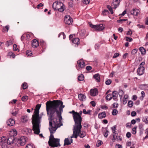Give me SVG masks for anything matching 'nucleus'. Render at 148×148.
<instances>
[{
	"instance_id": "obj_1",
	"label": "nucleus",
	"mask_w": 148,
	"mask_h": 148,
	"mask_svg": "<svg viewBox=\"0 0 148 148\" xmlns=\"http://www.w3.org/2000/svg\"><path fill=\"white\" fill-rule=\"evenodd\" d=\"M46 105L47 113L50 126L49 130L50 135L48 144L51 147H57L60 146V139L55 138L53 134L55 132L58 128L63 125L61 122L62 119L61 114L65 106L63 105V102L58 100L48 101Z\"/></svg>"
},
{
	"instance_id": "obj_2",
	"label": "nucleus",
	"mask_w": 148,
	"mask_h": 148,
	"mask_svg": "<svg viewBox=\"0 0 148 148\" xmlns=\"http://www.w3.org/2000/svg\"><path fill=\"white\" fill-rule=\"evenodd\" d=\"M41 106V105L39 104L36 105L32 118L33 130L34 133L36 134H39L40 132V126L41 117L39 115V110Z\"/></svg>"
},
{
	"instance_id": "obj_3",
	"label": "nucleus",
	"mask_w": 148,
	"mask_h": 148,
	"mask_svg": "<svg viewBox=\"0 0 148 148\" xmlns=\"http://www.w3.org/2000/svg\"><path fill=\"white\" fill-rule=\"evenodd\" d=\"M82 127V125L81 127L77 129L76 127L73 128V133L71 138H76L79 136L80 138H82L84 137L86 135V133L83 131H81V130Z\"/></svg>"
},
{
	"instance_id": "obj_4",
	"label": "nucleus",
	"mask_w": 148,
	"mask_h": 148,
	"mask_svg": "<svg viewBox=\"0 0 148 148\" xmlns=\"http://www.w3.org/2000/svg\"><path fill=\"white\" fill-rule=\"evenodd\" d=\"M73 117L75 122L74 125L73 126V128L76 127L77 129L81 127L82 121L81 116L80 115L79 112H76Z\"/></svg>"
},
{
	"instance_id": "obj_5",
	"label": "nucleus",
	"mask_w": 148,
	"mask_h": 148,
	"mask_svg": "<svg viewBox=\"0 0 148 148\" xmlns=\"http://www.w3.org/2000/svg\"><path fill=\"white\" fill-rule=\"evenodd\" d=\"M52 7L55 10H58L62 12H63L65 9L64 5L60 2H55L53 4Z\"/></svg>"
},
{
	"instance_id": "obj_6",
	"label": "nucleus",
	"mask_w": 148,
	"mask_h": 148,
	"mask_svg": "<svg viewBox=\"0 0 148 148\" xmlns=\"http://www.w3.org/2000/svg\"><path fill=\"white\" fill-rule=\"evenodd\" d=\"M85 66V64L84 61L83 60L80 59L77 61L76 67L78 70L79 71L84 68Z\"/></svg>"
},
{
	"instance_id": "obj_7",
	"label": "nucleus",
	"mask_w": 148,
	"mask_h": 148,
	"mask_svg": "<svg viewBox=\"0 0 148 148\" xmlns=\"http://www.w3.org/2000/svg\"><path fill=\"white\" fill-rule=\"evenodd\" d=\"M90 26L92 28L98 31H100L103 30L105 27L102 24H100L99 25H93L92 24H90Z\"/></svg>"
},
{
	"instance_id": "obj_8",
	"label": "nucleus",
	"mask_w": 148,
	"mask_h": 148,
	"mask_svg": "<svg viewBox=\"0 0 148 148\" xmlns=\"http://www.w3.org/2000/svg\"><path fill=\"white\" fill-rule=\"evenodd\" d=\"M6 138L3 136L0 138V145H1L2 148H7Z\"/></svg>"
},
{
	"instance_id": "obj_9",
	"label": "nucleus",
	"mask_w": 148,
	"mask_h": 148,
	"mask_svg": "<svg viewBox=\"0 0 148 148\" xmlns=\"http://www.w3.org/2000/svg\"><path fill=\"white\" fill-rule=\"evenodd\" d=\"M73 22V19L70 16L67 15L64 17V22L68 25H70L72 24Z\"/></svg>"
},
{
	"instance_id": "obj_10",
	"label": "nucleus",
	"mask_w": 148,
	"mask_h": 148,
	"mask_svg": "<svg viewBox=\"0 0 148 148\" xmlns=\"http://www.w3.org/2000/svg\"><path fill=\"white\" fill-rule=\"evenodd\" d=\"M16 141L22 146L24 145L26 142V139L24 136L21 137L20 138H16Z\"/></svg>"
},
{
	"instance_id": "obj_11",
	"label": "nucleus",
	"mask_w": 148,
	"mask_h": 148,
	"mask_svg": "<svg viewBox=\"0 0 148 148\" xmlns=\"http://www.w3.org/2000/svg\"><path fill=\"white\" fill-rule=\"evenodd\" d=\"M16 140L14 137L13 136H10L8 138L7 141V143L9 145H10L14 143Z\"/></svg>"
},
{
	"instance_id": "obj_12",
	"label": "nucleus",
	"mask_w": 148,
	"mask_h": 148,
	"mask_svg": "<svg viewBox=\"0 0 148 148\" xmlns=\"http://www.w3.org/2000/svg\"><path fill=\"white\" fill-rule=\"evenodd\" d=\"M120 2L119 0H113V2L112 3V6H113V8L115 9L119 5Z\"/></svg>"
},
{
	"instance_id": "obj_13",
	"label": "nucleus",
	"mask_w": 148,
	"mask_h": 148,
	"mask_svg": "<svg viewBox=\"0 0 148 148\" xmlns=\"http://www.w3.org/2000/svg\"><path fill=\"white\" fill-rule=\"evenodd\" d=\"M145 67H138L137 70V73L138 75H142L144 74L145 72Z\"/></svg>"
},
{
	"instance_id": "obj_14",
	"label": "nucleus",
	"mask_w": 148,
	"mask_h": 148,
	"mask_svg": "<svg viewBox=\"0 0 148 148\" xmlns=\"http://www.w3.org/2000/svg\"><path fill=\"white\" fill-rule=\"evenodd\" d=\"M17 134V132L15 129L12 130L10 132L9 135L10 136H13L14 137L16 136Z\"/></svg>"
},
{
	"instance_id": "obj_15",
	"label": "nucleus",
	"mask_w": 148,
	"mask_h": 148,
	"mask_svg": "<svg viewBox=\"0 0 148 148\" xmlns=\"http://www.w3.org/2000/svg\"><path fill=\"white\" fill-rule=\"evenodd\" d=\"M98 93V90L96 88L91 89L90 91V94L92 96H95L97 95Z\"/></svg>"
},
{
	"instance_id": "obj_16",
	"label": "nucleus",
	"mask_w": 148,
	"mask_h": 148,
	"mask_svg": "<svg viewBox=\"0 0 148 148\" xmlns=\"http://www.w3.org/2000/svg\"><path fill=\"white\" fill-rule=\"evenodd\" d=\"M7 123L9 126H12L15 124V121L13 119H10L7 121Z\"/></svg>"
},
{
	"instance_id": "obj_17",
	"label": "nucleus",
	"mask_w": 148,
	"mask_h": 148,
	"mask_svg": "<svg viewBox=\"0 0 148 148\" xmlns=\"http://www.w3.org/2000/svg\"><path fill=\"white\" fill-rule=\"evenodd\" d=\"M32 46L34 48H36L38 46V42L36 39H34L32 40Z\"/></svg>"
},
{
	"instance_id": "obj_18",
	"label": "nucleus",
	"mask_w": 148,
	"mask_h": 148,
	"mask_svg": "<svg viewBox=\"0 0 148 148\" xmlns=\"http://www.w3.org/2000/svg\"><path fill=\"white\" fill-rule=\"evenodd\" d=\"M139 88L141 90H148V84H141L139 86Z\"/></svg>"
},
{
	"instance_id": "obj_19",
	"label": "nucleus",
	"mask_w": 148,
	"mask_h": 148,
	"mask_svg": "<svg viewBox=\"0 0 148 148\" xmlns=\"http://www.w3.org/2000/svg\"><path fill=\"white\" fill-rule=\"evenodd\" d=\"M78 97L80 101H83L85 100L86 97L82 94H79L78 95Z\"/></svg>"
},
{
	"instance_id": "obj_20",
	"label": "nucleus",
	"mask_w": 148,
	"mask_h": 148,
	"mask_svg": "<svg viewBox=\"0 0 148 148\" xmlns=\"http://www.w3.org/2000/svg\"><path fill=\"white\" fill-rule=\"evenodd\" d=\"M131 13L133 15H138L140 13V11L138 10L133 9L131 11Z\"/></svg>"
},
{
	"instance_id": "obj_21",
	"label": "nucleus",
	"mask_w": 148,
	"mask_h": 148,
	"mask_svg": "<svg viewBox=\"0 0 148 148\" xmlns=\"http://www.w3.org/2000/svg\"><path fill=\"white\" fill-rule=\"evenodd\" d=\"M112 97L114 100H116L118 97V94L117 91H114L112 92Z\"/></svg>"
},
{
	"instance_id": "obj_22",
	"label": "nucleus",
	"mask_w": 148,
	"mask_h": 148,
	"mask_svg": "<svg viewBox=\"0 0 148 148\" xmlns=\"http://www.w3.org/2000/svg\"><path fill=\"white\" fill-rule=\"evenodd\" d=\"M106 116V114L104 112H103L98 114V117L100 119L105 118Z\"/></svg>"
},
{
	"instance_id": "obj_23",
	"label": "nucleus",
	"mask_w": 148,
	"mask_h": 148,
	"mask_svg": "<svg viewBox=\"0 0 148 148\" xmlns=\"http://www.w3.org/2000/svg\"><path fill=\"white\" fill-rule=\"evenodd\" d=\"M93 77L95 79L97 82H99L100 80V75L99 74H96L93 76Z\"/></svg>"
},
{
	"instance_id": "obj_24",
	"label": "nucleus",
	"mask_w": 148,
	"mask_h": 148,
	"mask_svg": "<svg viewBox=\"0 0 148 148\" xmlns=\"http://www.w3.org/2000/svg\"><path fill=\"white\" fill-rule=\"evenodd\" d=\"M28 120V118L27 116H23L21 118V121L23 123L26 122Z\"/></svg>"
},
{
	"instance_id": "obj_25",
	"label": "nucleus",
	"mask_w": 148,
	"mask_h": 148,
	"mask_svg": "<svg viewBox=\"0 0 148 148\" xmlns=\"http://www.w3.org/2000/svg\"><path fill=\"white\" fill-rule=\"evenodd\" d=\"M116 125H114L111 127V129L112 130L113 133L112 135H118V134L116 132Z\"/></svg>"
},
{
	"instance_id": "obj_26",
	"label": "nucleus",
	"mask_w": 148,
	"mask_h": 148,
	"mask_svg": "<svg viewBox=\"0 0 148 148\" xmlns=\"http://www.w3.org/2000/svg\"><path fill=\"white\" fill-rule=\"evenodd\" d=\"M79 38H76L73 39L72 42L74 44L78 45L79 43Z\"/></svg>"
},
{
	"instance_id": "obj_27",
	"label": "nucleus",
	"mask_w": 148,
	"mask_h": 148,
	"mask_svg": "<svg viewBox=\"0 0 148 148\" xmlns=\"http://www.w3.org/2000/svg\"><path fill=\"white\" fill-rule=\"evenodd\" d=\"M139 50L141 52V53L142 55H145L146 53V50L143 47H141L139 48Z\"/></svg>"
},
{
	"instance_id": "obj_28",
	"label": "nucleus",
	"mask_w": 148,
	"mask_h": 148,
	"mask_svg": "<svg viewBox=\"0 0 148 148\" xmlns=\"http://www.w3.org/2000/svg\"><path fill=\"white\" fill-rule=\"evenodd\" d=\"M139 129L140 130V134H142L143 133V131L144 130L143 125H142V124H139Z\"/></svg>"
},
{
	"instance_id": "obj_29",
	"label": "nucleus",
	"mask_w": 148,
	"mask_h": 148,
	"mask_svg": "<svg viewBox=\"0 0 148 148\" xmlns=\"http://www.w3.org/2000/svg\"><path fill=\"white\" fill-rule=\"evenodd\" d=\"M64 145H70V142L68 138H66L64 140Z\"/></svg>"
},
{
	"instance_id": "obj_30",
	"label": "nucleus",
	"mask_w": 148,
	"mask_h": 148,
	"mask_svg": "<svg viewBox=\"0 0 148 148\" xmlns=\"http://www.w3.org/2000/svg\"><path fill=\"white\" fill-rule=\"evenodd\" d=\"M13 43V42L12 40H10L9 41H7L5 43V45L7 47L12 45Z\"/></svg>"
},
{
	"instance_id": "obj_31",
	"label": "nucleus",
	"mask_w": 148,
	"mask_h": 148,
	"mask_svg": "<svg viewBox=\"0 0 148 148\" xmlns=\"http://www.w3.org/2000/svg\"><path fill=\"white\" fill-rule=\"evenodd\" d=\"M117 135H112L113 138L112 139V140L113 142H114L115 140H116L117 141H119V139L118 138H117Z\"/></svg>"
},
{
	"instance_id": "obj_32",
	"label": "nucleus",
	"mask_w": 148,
	"mask_h": 148,
	"mask_svg": "<svg viewBox=\"0 0 148 148\" xmlns=\"http://www.w3.org/2000/svg\"><path fill=\"white\" fill-rule=\"evenodd\" d=\"M78 79L79 81H82L84 80V76L83 74H81L78 77Z\"/></svg>"
},
{
	"instance_id": "obj_33",
	"label": "nucleus",
	"mask_w": 148,
	"mask_h": 148,
	"mask_svg": "<svg viewBox=\"0 0 148 148\" xmlns=\"http://www.w3.org/2000/svg\"><path fill=\"white\" fill-rule=\"evenodd\" d=\"M112 95L111 94H109L106 96V98L107 100L110 101L112 98Z\"/></svg>"
},
{
	"instance_id": "obj_34",
	"label": "nucleus",
	"mask_w": 148,
	"mask_h": 148,
	"mask_svg": "<svg viewBox=\"0 0 148 148\" xmlns=\"http://www.w3.org/2000/svg\"><path fill=\"white\" fill-rule=\"evenodd\" d=\"M91 110H88L87 111H86V109H83V112L84 114H90Z\"/></svg>"
},
{
	"instance_id": "obj_35",
	"label": "nucleus",
	"mask_w": 148,
	"mask_h": 148,
	"mask_svg": "<svg viewBox=\"0 0 148 148\" xmlns=\"http://www.w3.org/2000/svg\"><path fill=\"white\" fill-rule=\"evenodd\" d=\"M107 8L109 10L111 14H113V11L112 8L109 5H107Z\"/></svg>"
},
{
	"instance_id": "obj_36",
	"label": "nucleus",
	"mask_w": 148,
	"mask_h": 148,
	"mask_svg": "<svg viewBox=\"0 0 148 148\" xmlns=\"http://www.w3.org/2000/svg\"><path fill=\"white\" fill-rule=\"evenodd\" d=\"M109 13V12L108 10H105L102 12V14L104 15H107Z\"/></svg>"
},
{
	"instance_id": "obj_37",
	"label": "nucleus",
	"mask_w": 148,
	"mask_h": 148,
	"mask_svg": "<svg viewBox=\"0 0 148 148\" xmlns=\"http://www.w3.org/2000/svg\"><path fill=\"white\" fill-rule=\"evenodd\" d=\"M127 104L128 106L130 108L132 107L133 106V102L132 101H129L128 102Z\"/></svg>"
},
{
	"instance_id": "obj_38",
	"label": "nucleus",
	"mask_w": 148,
	"mask_h": 148,
	"mask_svg": "<svg viewBox=\"0 0 148 148\" xmlns=\"http://www.w3.org/2000/svg\"><path fill=\"white\" fill-rule=\"evenodd\" d=\"M102 143L103 142L102 141L98 140L97 142L96 145L97 147H99Z\"/></svg>"
},
{
	"instance_id": "obj_39",
	"label": "nucleus",
	"mask_w": 148,
	"mask_h": 148,
	"mask_svg": "<svg viewBox=\"0 0 148 148\" xmlns=\"http://www.w3.org/2000/svg\"><path fill=\"white\" fill-rule=\"evenodd\" d=\"M141 96L140 97V99L143 100L144 97L145 96V94L144 91H142L141 92Z\"/></svg>"
},
{
	"instance_id": "obj_40",
	"label": "nucleus",
	"mask_w": 148,
	"mask_h": 148,
	"mask_svg": "<svg viewBox=\"0 0 148 148\" xmlns=\"http://www.w3.org/2000/svg\"><path fill=\"white\" fill-rule=\"evenodd\" d=\"M124 94L123 91L122 90H119V94L120 98L122 97L123 95Z\"/></svg>"
},
{
	"instance_id": "obj_41",
	"label": "nucleus",
	"mask_w": 148,
	"mask_h": 148,
	"mask_svg": "<svg viewBox=\"0 0 148 148\" xmlns=\"http://www.w3.org/2000/svg\"><path fill=\"white\" fill-rule=\"evenodd\" d=\"M86 31L84 30H82L80 32V34L81 36H85L86 34Z\"/></svg>"
},
{
	"instance_id": "obj_42",
	"label": "nucleus",
	"mask_w": 148,
	"mask_h": 148,
	"mask_svg": "<svg viewBox=\"0 0 148 148\" xmlns=\"http://www.w3.org/2000/svg\"><path fill=\"white\" fill-rule=\"evenodd\" d=\"M118 113V111L116 109H114L112 112V114L113 115H116Z\"/></svg>"
},
{
	"instance_id": "obj_43",
	"label": "nucleus",
	"mask_w": 148,
	"mask_h": 148,
	"mask_svg": "<svg viewBox=\"0 0 148 148\" xmlns=\"http://www.w3.org/2000/svg\"><path fill=\"white\" fill-rule=\"evenodd\" d=\"M137 127H135L132 129V132L133 134H135L136 133V129Z\"/></svg>"
},
{
	"instance_id": "obj_44",
	"label": "nucleus",
	"mask_w": 148,
	"mask_h": 148,
	"mask_svg": "<svg viewBox=\"0 0 148 148\" xmlns=\"http://www.w3.org/2000/svg\"><path fill=\"white\" fill-rule=\"evenodd\" d=\"M13 50L14 51H19V49L18 48H16L17 45L16 44H14L13 45Z\"/></svg>"
},
{
	"instance_id": "obj_45",
	"label": "nucleus",
	"mask_w": 148,
	"mask_h": 148,
	"mask_svg": "<svg viewBox=\"0 0 148 148\" xmlns=\"http://www.w3.org/2000/svg\"><path fill=\"white\" fill-rule=\"evenodd\" d=\"M112 83V80L110 79H108L106 81L105 83L106 85H110Z\"/></svg>"
},
{
	"instance_id": "obj_46",
	"label": "nucleus",
	"mask_w": 148,
	"mask_h": 148,
	"mask_svg": "<svg viewBox=\"0 0 148 148\" xmlns=\"http://www.w3.org/2000/svg\"><path fill=\"white\" fill-rule=\"evenodd\" d=\"M23 88V89H25L27 88V84L26 83L24 82L22 84V86Z\"/></svg>"
},
{
	"instance_id": "obj_47",
	"label": "nucleus",
	"mask_w": 148,
	"mask_h": 148,
	"mask_svg": "<svg viewBox=\"0 0 148 148\" xmlns=\"http://www.w3.org/2000/svg\"><path fill=\"white\" fill-rule=\"evenodd\" d=\"M142 121L145 122L146 123H148V119L147 117H145L143 118L142 119Z\"/></svg>"
},
{
	"instance_id": "obj_48",
	"label": "nucleus",
	"mask_w": 148,
	"mask_h": 148,
	"mask_svg": "<svg viewBox=\"0 0 148 148\" xmlns=\"http://www.w3.org/2000/svg\"><path fill=\"white\" fill-rule=\"evenodd\" d=\"M28 99V97L27 96H24L22 98V100L23 101H26Z\"/></svg>"
},
{
	"instance_id": "obj_49",
	"label": "nucleus",
	"mask_w": 148,
	"mask_h": 148,
	"mask_svg": "<svg viewBox=\"0 0 148 148\" xmlns=\"http://www.w3.org/2000/svg\"><path fill=\"white\" fill-rule=\"evenodd\" d=\"M8 55L10 57H12L13 58H14L15 57V55L12 52H10L9 53Z\"/></svg>"
},
{
	"instance_id": "obj_50",
	"label": "nucleus",
	"mask_w": 148,
	"mask_h": 148,
	"mask_svg": "<svg viewBox=\"0 0 148 148\" xmlns=\"http://www.w3.org/2000/svg\"><path fill=\"white\" fill-rule=\"evenodd\" d=\"M125 39L127 41L129 42L132 41L133 40L132 38L127 36L125 37Z\"/></svg>"
},
{
	"instance_id": "obj_51",
	"label": "nucleus",
	"mask_w": 148,
	"mask_h": 148,
	"mask_svg": "<svg viewBox=\"0 0 148 148\" xmlns=\"http://www.w3.org/2000/svg\"><path fill=\"white\" fill-rule=\"evenodd\" d=\"M137 51V49H135L133 50L131 52V53L133 55H134L136 53Z\"/></svg>"
},
{
	"instance_id": "obj_52",
	"label": "nucleus",
	"mask_w": 148,
	"mask_h": 148,
	"mask_svg": "<svg viewBox=\"0 0 148 148\" xmlns=\"http://www.w3.org/2000/svg\"><path fill=\"white\" fill-rule=\"evenodd\" d=\"M127 19H121L118 20L117 21L118 23H122V21H127Z\"/></svg>"
},
{
	"instance_id": "obj_53",
	"label": "nucleus",
	"mask_w": 148,
	"mask_h": 148,
	"mask_svg": "<svg viewBox=\"0 0 148 148\" xmlns=\"http://www.w3.org/2000/svg\"><path fill=\"white\" fill-rule=\"evenodd\" d=\"M90 2V0H83V3L86 4H88Z\"/></svg>"
},
{
	"instance_id": "obj_54",
	"label": "nucleus",
	"mask_w": 148,
	"mask_h": 148,
	"mask_svg": "<svg viewBox=\"0 0 148 148\" xmlns=\"http://www.w3.org/2000/svg\"><path fill=\"white\" fill-rule=\"evenodd\" d=\"M109 133V131L107 130L106 132L103 134L104 136L106 138L108 136V133Z\"/></svg>"
},
{
	"instance_id": "obj_55",
	"label": "nucleus",
	"mask_w": 148,
	"mask_h": 148,
	"mask_svg": "<svg viewBox=\"0 0 148 148\" xmlns=\"http://www.w3.org/2000/svg\"><path fill=\"white\" fill-rule=\"evenodd\" d=\"M9 28V27L8 26H6L3 29L4 31H6L8 32V31Z\"/></svg>"
},
{
	"instance_id": "obj_56",
	"label": "nucleus",
	"mask_w": 148,
	"mask_h": 148,
	"mask_svg": "<svg viewBox=\"0 0 148 148\" xmlns=\"http://www.w3.org/2000/svg\"><path fill=\"white\" fill-rule=\"evenodd\" d=\"M119 56V54L116 53L114 54V55L113 57V58H116L118 57Z\"/></svg>"
},
{
	"instance_id": "obj_57",
	"label": "nucleus",
	"mask_w": 148,
	"mask_h": 148,
	"mask_svg": "<svg viewBox=\"0 0 148 148\" xmlns=\"http://www.w3.org/2000/svg\"><path fill=\"white\" fill-rule=\"evenodd\" d=\"M131 134L130 132H127L126 134V137L128 138H130L131 136Z\"/></svg>"
},
{
	"instance_id": "obj_58",
	"label": "nucleus",
	"mask_w": 148,
	"mask_h": 148,
	"mask_svg": "<svg viewBox=\"0 0 148 148\" xmlns=\"http://www.w3.org/2000/svg\"><path fill=\"white\" fill-rule=\"evenodd\" d=\"M126 13V11L124 10L122 14H120L119 16H122L125 15Z\"/></svg>"
},
{
	"instance_id": "obj_59",
	"label": "nucleus",
	"mask_w": 148,
	"mask_h": 148,
	"mask_svg": "<svg viewBox=\"0 0 148 148\" xmlns=\"http://www.w3.org/2000/svg\"><path fill=\"white\" fill-rule=\"evenodd\" d=\"M132 34V31L130 29V30L127 32V35L131 36Z\"/></svg>"
},
{
	"instance_id": "obj_60",
	"label": "nucleus",
	"mask_w": 148,
	"mask_h": 148,
	"mask_svg": "<svg viewBox=\"0 0 148 148\" xmlns=\"http://www.w3.org/2000/svg\"><path fill=\"white\" fill-rule=\"evenodd\" d=\"M113 108H116L118 107V104L114 103L113 104Z\"/></svg>"
},
{
	"instance_id": "obj_61",
	"label": "nucleus",
	"mask_w": 148,
	"mask_h": 148,
	"mask_svg": "<svg viewBox=\"0 0 148 148\" xmlns=\"http://www.w3.org/2000/svg\"><path fill=\"white\" fill-rule=\"evenodd\" d=\"M18 110H17L16 111H15L14 112L12 113V114L13 116H15L16 114H17L18 113Z\"/></svg>"
},
{
	"instance_id": "obj_62",
	"label": "nucleus",
	"mask_w": 148,
	"mask_h": 148,
	"mask_svg": "<svg viewBox=\"0 0 148 148\" xmlns=\"http://www.w3.org/2000/svg\"><path fill=\"white\" fill-rule=\"evenodd\" d=\"M136 112L135 111H132L131 113V116H134L136 115Z\"/></svg>"
},
{
	"instance_id": "obj_63",
	"label": "nucleus",
	"mask_w": 148,
	"mask_h": 148,
	"mask_svg": "<svg viewBox=\"0 0 148 148\" xmlns=\"http://www.w3.org/2000/svg\"><path fill=\"white\" fill-rule=\"evenodd\" d=\"M90 103L93 107H94L95 106L96 103H95V102L94 101H91L90 102Z\"/></svg>"
},
{
	"instance_id": "obj_64",
	"label": "nucleus",
	"mask_w": 148,
	"mask_h": 148,
	"mask_svg": "<svg viewBox=\"0 0 148 148\" xmlns=\"http://www.w3.org/2000/svg\"><path fill=\"white\" fill-rule=\"evenodd\" d=\"M116 148H122V146L119 144H117L116 145Z\"/></svg>"
}]
</instances>
